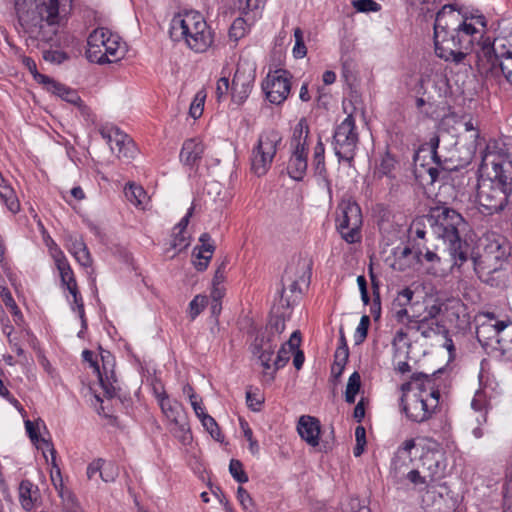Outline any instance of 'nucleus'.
<instances>
[{"label":"nucleus","mask_w":512,"mask_h":512,"mask_svg":"<svg viewBox=\"0 0 512 512\" xmlns=\"http://www.w3.org/2000/svg\"><path fill=\"white\" fill-rule=\"evenodd\" d=\"M487 26L486 18L479 11L462 13L453 5H444L436 14L434 22V49L437 57L444 61L460 64L467 56L477 36L480 37L476 49V66L480 74L498 76L503 74L512 84L504 69L505 62L490 37H483Z\"/></svg>","instance_id":"1"},{"label":"nucleus","mask_w":512,"mask_h":512,"mask_svg":"<svg viewBox=\"0 0 512 512\" xmlns=\"http://www.w3.org/2000/svg\"><path fill=\"white\" fill-rule=\"evenodd\" d=\"M14 6L24 33L38 41L53 40L65 12L60 0H15Z\"/></svg>","instance_id":"2"},{"label":"nucleus","mask_w":512,"mask_h":512,"mask_svg":"<svg viewBox=\"0 0 512 512\" xmlns=\"http://www.w3.org/2000/svg\"><path fill=\"white\" fill-rule=\"evenodd\" d=\"M169 33L173 41H183L196 53L205 52L213 43V32L197 11L176 14L171 20Z\"/></svg>","instance_id":"3"},{"label":"nucleus","mask_w":512,"mask_h":512,"mask_svg":"<svg viewBox=\"0 0 512 512\" xmlns=\"http://www.w3.org/2000/svg\"><path fill=\"white\" fill-rule=\"evenodd\" d=\"M512 192V179L488 177L479 181L477 202L481 213L493 215L502 211L508 204Z\"/></svg>","instance_id":"4"},{"label":"nucleus","mask_w":512,"mask_h":512,"mask_svg":"<svg viewBox=\"0 0 512 512\" xmlns=\"http://www.w3.org/2000/svg\"><path fill=\"white\" fill-rule=\"evenodd\" d=\"M282 140L281 132L273 128L259 134L250 154V170L254 175L261 177L267 174Z\"/></svg>","instance_id":"5"},{"label":"nucleus","mask_w":512,"mask_h":512,"mask_svg":"<svg viewBox=\"0 0 512 512\" xmlns=\"http://www.w3.org/2000/svg\"><path fill=\"white\" fill-rule=\"evenodd\" d=\"M87 46V59L93 63H111L120 59L123 54L119 36L105 28L92 31L87 39Z\"/></svg>","instance_id":"6"},{"label":"nucleus","mask_w":512,"mask_h":512,"mask_svg":"<svg viewBox=\"0 0 512 512\" xmlns=\"http://www.w3.org/2000/svg\"><path fill=\"white\" fill-rule=\"evenodd\" d=\"M310 129L306 118H301L293 128L290 139L291 155L287 173L295 181L303 180L308 168V137Z\"/></svg>","instance_id":"7"},{"label":"nucleus","mask_w":512,"mask_h":512,"mask_svg":"<svg viewBox=\"0 0 512 512\" xmlns=\"http://www.w3.org/2000/svg\"><path fill=\"white\" fill-rule=\"evenodd\" d=\"M363 216L360 206L353 200H342L336 209L335 226L341 238L354 244L361 241Z\"/></svg>","instance_id":"8"},{"label":"nucleus","mask_w":512,"mask_h":512,"mask_svg":"<svg viewBox=\"0 0 512 512\" xmlns=\"http://www.w3.org/2000/svg\"><path fill=\"white\" fill-rule=\"evenodd\" d=\"M427 221L433 233L445 242L457 240L460 237L461 227L466 225L460 213L446 206L431 208L427 215Z\"/></svg>","instance_id":"9"},{"label":"nucleus","mask_w":512,"mask_h":512,"mask_svg":"<svg viewBox=\"0 0 512 512\" xmlns=\"http://www.w3.org/2000/svg\"><path fill=\"white\" fill-rule=\"evenodd\" d=\"M478 380L479 388L471 401V407L476 412H483L482 419H477L478 423L482 424L487 422L488 412L499 404L501 389L495 377L484 369L483 363L481 364Z\"/></svg>","instance_id":"10"},{"label":"nucleus","mask_w":512,"mask_h":512,"mask_svg":"<svg viewBox=\"0 0 512 512\" xmlns=\"http://www.w3.org/2000/svg\"><path fill=\"white\" fill-rule=\"evenodd\" d=\"M483 251L473 257L476 268L487 273L495 272L502 267V263L510 254V247L505 238L499 235H487L481 240Z\"/></svg>","instance_id":"11"},{"label":"nucleus","mask_w":512,"mask_h":512,"mask_svg":"<svg viewBox=\"0 0 512 512\" xmlns=\"http://www.w3.org/2000/svg\"><path fill=\"white\" fill-rule=\"evenodd\" d=\"M480 171L488 177L512 179V161L498 141L492 140L487 143L481 153Z\"/></svg>","instance_id":"12"},{"label":"nucleus","mask_w":512,"mask_h":512,"mask_svg":"<svg viewBox=\"0 0 512 512\" xmlns=\"http://www.w3.org/2000/svg\"><path fill=\"white\" fill-rule=\"evenodd\" d=\"M359 143V134L356 130L355 118L352 114L336 126L333 134V149L339 161H345L352 166L356 149Z\"/></svg>","instance_id":"13"},{"label":"nucleus","mask_w":512,"mask_h":512,"mask_svg":"<svg viewBox=\"0 0 512 512\" xmlns=\"http://www.w3.org/2000/svg\"><path fill=\"white\" fill-rule=\"evenodd\" d=\"M256 79V63L240 57L231 83V101L242 105L250 96Z\"/></svg>","instance_id":"14"},{"label":"nucleus","mask_w":512,"mask_h":512,"mask_svg":"<svg viewBox=\"0 0 512 512\" xmlns=\"http://www.w3.org/2000/svg\"><path fill=\"white\" fill-rule=\"evenodd\" d=\"M292 75L285 69L270 71L262 82L266 99L274 105L283 104L291 91Z\"/></svg>","instance_id":"15"},{"label":"nucleus","mask_w":512,"mask_h":512,"mask_svg":"<svg viewBox=\"0 0 512 512\" xmlns=\"http://www.w3.org/2000/svg\"><path fill=\"white\" fill-rule=\"evenodd\" d=\"M438 400L422 398L415 395L401 397L402 411L415 423H423L432 418L439 406Z\"/></svg>","instance_id":"16"},{"label":"nucleus","mask_w":512,"mask_h":512,"mask_svg":"<svg viewBox=\"0 0 512 512\" xmlns=\"http://www.w3.org/2000/svg\"><path fill=\"white\" fill-rule=\"evenodd\" d=\"M278 342V339H274L259 332L251 344V352L253 356L259 360L260 365L265 371V375H268V371L272 368V356L274 355Z\"/></svg>","instance_id":"17"},{"label":"nucleus","mask_w":512,"mask_h":512,"mask_svg":"<svg viewBox=\"0 0 512 512\" xmlns=\"http://www.w3.org/2000/svg\"><path fill=\"white\" fill-rule=\"evenodd\" d=\"M310 278V268L303 261H297L296 263L289 264L282 276V284L283 287L281 289V298L284 297L286 292L285 285H288V288L291 293L301 292L300 283H305Z\"/></svg>","instance_id":"18"},{"label":"nucleus","mask_w":512,"mask_h":512,"mask_svg":"<svg viewBox=\"0 0 512 512\" xmlns=\"http://www.w3.org/2000/svg\"><path fill=\"white\" fill-rule=\"evenodd\" d=\"M436 374V372L432 374L423 372L413 373L412 380L415 392L412 395L422 398H433L434 400L440 401V384L438 383L439 378Z\"/></svg>","instance_id":"19"},{"label":"nucleus","mask_w":512,"mask_h":512,"mask_svg":"<svg viewBox=\"0 0 512 512\" xmlns=\"http://www.w3.org/2000/svg\"><path fill=\"white\" fill-rule=\"evenodd\" d=\"M486 317L487 320L477 326L476 337L487 353L492 356L501 321L497 320L492 313H487Z\"/></svg>","instance_id":"20"},{"label":"nucleus","mask_w":512,"mask_h":512,"mask_svg":"<svg viewBox=\"0 0 512 512\" xmlns=\"http://www.w3.org/2000/svg\"><path fill=\"white\" fill-rule=\"evenodd\" d=\"M492 357L499 361L512 360V322H500Z\"/></svg>","instance_id":"21"},{"label":"nucleus","mask_w":512,"mask_h":512,"mask_svg":"<svg viewBox=\"0 0 512 512\" xmlns=\"http://www.w3.org/2000/svg\"><path fill=\"white\" fill-rule=\"evenodd\" d=\"M204 151L205 145L200 138L187 139L184 141L180 151V161L190 169L197 170L203 158Z\"/></svg>","instance_id":"22"},{"label":"nucleus","mask_w":512,"mask_h":512,"mask_svg":"<svg viewBox=\"0 0 512 512\" xmlns=\"http://www.w3.org/2000/svg\"><path fill=\"white\" fill-rule=\"evenodd\" d=\"M423 472L427 479V488L440 485L445 477L446 465L435 454L425 455L422 458Z\"/></svg>","instance_id":"23"},{"label":"nucleus","mask_w":512,"mask_h":512,"mask_svg":"<svg viewBox=\"0 0 512 512\" xmlns=\"http://www.w3.org/2000/svg\"><path fill=\"white\" fill-rule=\"evenodd\" d=\"M300 342L301 334L297 330L291 334L289 340L286 343L281 345L277 356L272 363V367L274 369L267 375L271 380L274 379L276 371L283 368L289 362L291 354H293L295 350L299 348Z\"/></svg>","instance_id":"24"},{"label":"nucleus","mask_w":512,"mask_h":512,"mask_svg":"<svg viewBox=\"0 0 512 512\" xmlns=\"http://www.w3.org/2000/svg\"><path fill=\"white\" fill-rule=\"evenodd\" d=\"M300 437L312 447L319 445L321 431L320 421L313 416L302 415L297 424Z\"/></svg>","instance_id":"25"},{"label":"nucleus","mask_w":512,"mask_h":512,"mask_svg":"<svg viewBox=\"0 0 512 512\" xmlns=\"http://www.w3.org/2000/svg\"><path fill=\"white\" fill-rule=\"evenodd\" d=\"M50 253L59 271L62 285L66 289L77 286L74 272L63 251L54 244L53 247H50Z\"/></svg>","instance_id":"26"},{"label":"nucleus","mask_w":512,"mask_h":512,"mask_svg":"<svg viewBox=\"0 0 512 512\" xmlns=\"http://www.w3.org/2000/svg\"><path fill=\"white\" fill-rule=\"evenodd\" d=\"M311 165L315 177H317L328 192L331 193V181L325 164V145L320 137L313 148Z\"/></svg>","instance_id":"27"},{"label":"nucleus","mask_w":512,"mask_h":512,"mask_svg":"<svg viewBox=\"0 0 512 512\" xmlns=\"http://www.w3.org/2000/svg\"><path fill=\"white\" fill-rule=\"evenodd\" d=\"M407 330L421 334L424 338H431L439 334H448V330L439 321L429 320L427 318L416 316L407 323Z\"/></svg>","instance_id":"28"},{"label":"nucleus","mask_w":512,"mask_h":512,"mask_svg":"<svg viewBox=\"0 0 512 512\" xmlns=\"http://www.w3.org/2000/svg\"><path fill=\"white\" fill-rule=\"evenodd\" d=\"M199 241L201 245L194 248V255L197 258L194 266L198 271H204L209 265L215 246L208 233L201 234Z\"/></svg>","instance_id":"29"},{"label":"nucleus","mask_w":512,"mask_h":512,"mask_svg":"<svg viewBox=\"0 0 512 512\" xmlns=\"http://www.w3.org/2000/svg\"><path fill=\"white\" fill-rule=\"evenodd\" d=\"M439 142V137L437 135H434L433 137L430 138L428 143L431 149L432 160L436 164V167H430L427 170L431 179V183H434L439 179L441 172H446L450 169L449 167L446 166V160L443 161L437 152Z\"/></svg>","instance_id":"30"},{"label":"nucleus","mask_w":512,"mask_h":512,"mask_svg":"<svg viewBox=\"0 0 512 512\" xmlns=\"http://www.w3.org/2000/svg\"><path fill=\"white\" fill-rule=\"evenodd\" d=\"M414 258L420 264H423L424 261L429 263L430 267L427 269V272L431 275L436 276L444 271L441 257L432 250L426 249L423 252L421 249H417L414 252Z\"/></svg>","instance_id":"31"},{"label":"nucleus","mask_w":512,"mask_h":512,"mask_svg":"<svg viewBox=\"0 0 512 512\" xmlns=\"http://www.w3.org/2000/svg\"><path fill=\"white\" fill-rule=\"evenodd\" d=\"M267 0H239V9L245 19L249 21V25L261 17Z\"/></svg>","instance_id":"32"},{"label":"nucleus","mask_w":512,"mask_h":512,"mask_svg":"<svg viewBox=\"0 0 512 512\" xmlns=\"http://www.w3.org/2000/svg\"><path fill=\"white\" fill-rule=\"evenodd\" d=\"M159 406L165 417L172 423H178L179 419L182 418V404L177 400H171L167 393H163L161 397L159 396Z\"/></svg>","instance_id":"33"},{"label":"nucleus","mask_w":512,"mask_h":512,"mask_svg":"<svg viewBox=\"0 0 512 512\" xmlns=\"http://www.w3.org/2000/svg\"><path fill=\"white\" fill-rule=\"evenodd\" d=\"M125 197L135 207L144 210L149 197L143 187L134 183L128 184L124 189Z\"/></svg>","instance_id":"34"},{"label":"nucleus","mask_w":512,"mask_h":512,"mask_svg":"<svg viewBox=\"0 0 512 512\" xmlns=\"http://www.w3.org/2000/svg\"><path fill=\"white\" fill-rule=\"evenodd\" d=\"M115 149L111 150L117 157H132L135 147L133 140L120 130L119 134L114 136Z\"/></svg>","instance_id":"35"},{"label":"nucleus","mask_w":512,"mask_h":512,"mask_svg":"<svg viewBox=\"0 0 512 512\" xmlns=\"http://www.w3.org/2000/svg\"><path fill=\"white\" fill-rule=\"evenodd\" d=\"M42 441L45 443V446L49 449L52 457V470H51V481L55 487V489L58 491L59 496L62 499H65L66 490L63 486V480L61 476L60 468L55 463L56 458V450L54 449L51 442H49L46 439H42Z\"/></svg>","instance_id":"36"},{"label":"nucleus","mask_w":512,"mask_h":512,"mask_svg":"<svg viewBox=\"0 0 512 512\" xmlns=\"http://www.w3.org/2000/svg\"><path fill=\"white\" fill-rule=\"evenodd\" d=\"M37 491L38 488L34 486V484L31 481L25 479L20 482L19 500L23 509H25L26 511H30L33 509L35 500L33 494H35Z\"/></svg>","instance_id":"37"},{"label":"nucleus","mask_w":512,"mask_h":512,"mask_svg":"<svg viewBox=\"0 0 512 512\" xmlns=\"http://www.w3.org/2000/svg\"><path fill=\"white\" fill-rule=\"evenodd\" d=\"M68 249L80 265L84 267L91 266L92 258L82 239L75 238L71 240Z\"/></svg>","instance_id":"38"},{"label":"nucleus","mask_w":512,"mask_h":512,"mask_svg":"<svg viewBox=\"0 0 512 512\" xmlns=\"http://www.w3.org/2000/svg\"><path fill=\"white\" fill-rule=\"evenodd\" d=\"M449 254L453 260V265L462 266L468 259V244L458 237L455 241H449Z\"/></svg>","instance_id":"39"},{"label":"nucleus","mask_w":512,"mask_h":512,"mask_svg":"<svg viewBox=\"0 0 512 512\" xmlns=\"http://www.w3.org/2000/svg\"><path fill=\"white\" fill-rule=\"evenodd\" d=\"M0 200L6 205L7 209L16 214L20 210V202L17 198V195L14 189L8 185L5 180H2V185L0 186Z\"/></svg>","instance_id":"40"},{"label":"nucleus","mask_w":512,"mask_h":512,"mask_svg":"<svg viewBox=\"0 0 512 512\" xmlns=\"http://www.w3.org/2000/svg\"><path fill=\"white\" fill-rule=\"evenodd\" d=\"M492 43L504 61L512 57V27L508 33L495 38Z\"/></svg>","instance_id":"41"},{"label":"nucleus","mask_w":512,"mask_h":512,"mask_svg":"<svg viewBox=\"0 0 512 512\" xmlns=\"http://www.w3.org/2000/svg\"><path fill=\"white\" fill-rule=\"evenodd\" d=\"M285 318L283 315H274L270 318L262 333L279 340V336L285 330Z\"/></svg>","instance_id":"42"},{"label":"nucleus","mask_w":512,"mask_h":512,"mask_svg":"<svg viewBox=\"0 0 512 512\" xmlns=\"http://www.w3.org/2000/svg\"><path fill=\"white\" fill-rule=\"evenodd\" d=\"M416 443L414 439L405 440L400 447H398L397 451L394 454V457L391 461V469L395 474L401 472V466L398 465L399 460L402 456H410V452L413 448H415Z\"/></svg>","instance_id":"43"},{"label":"nucleus","mask_w":512,"mask_h":512,"mask_svg":"<svg viewBox=\"0 0 512 512\" xmlns=\"http://www.w3.org/2000/svg\"><path fill=\"white\" fill-rule=\"evenodd\" d=\"M73 298V303L71 304V308L73 311H77L78 316L81 320L82 327L87 329V319L85 317V309L82 296L78 289V285L67 289Z\"/></svg>","instance_id":"44"},{"label":"nucleus","mask_w":512,"mask_h":512,"mask_svg":"<svg viewBox=\"0 0 512 512\" xmlns=\"http://www.w3.org/2000/svg\"><path fill=\"white\" fill-rule=\"evenodd\" d=\"M361 387V377L358 372H354L348 379V383L345 390V401L349 404L355 402L356 395L358 394Z\"/></svg>","instance_id":"45"},{"label":"nucleus","mask_w":512,"mask_h":512,"mask_svg":"<svg viewBox=\"0 0 512 512\" xmlns=\"http://www.w3.org/2000/svg\"><path fill=\"white\" fill-rule=\"evenodd\" d=\"M53 88L54 91H52V93L59 96L61 99L67 101L68 103L77 105L81 102V98L78 93L67 86L58 83L54 84Z\"/></svg>","instance_id":"46"},{"label":"nucleus","mask_w":512,"mask_h":512,"mask_svg":"<svg viewBox=\"0 0 512 512\" xmlns=\"http://www.w3.org/2000/svg\"><path fill=\"white\" fill-rule=\"evenodd\" d=\"M0 296L2 297L5 306L11 310V313L14 316V321L18 323L22 320L23 315L7 287L0 286Z\"/></svg>","instance_id":"47"},{"label":"nucleus","mask_w":512,"mask_h":512,"mask_svg":"<svg viewBox=\"0 0 512 512\" xmlns=\"http://www.w3.org/2000/svg\"><path fill=\"white\" fill-rule=\"evenodd\" d=\"M201 424L206 429V431L211 435V437L216 441H222L223 435L220 431V428L215 421V419L210 416L209 414H206L203 416V418L200 419Z\"/></svg>","instance_id":"48"},{"label":"nucleus","mask_w":512,"mask_h":512,"mask_svg":"<svg viewBox=\"0 0 512 512\" xmlns=\"http://www.w3.org/2000/svg\"><path fill=\"white\" fill-rule=\"evenodd\" d=\"M189 244V237L186 235V232L175 230L173 228L172 241L170 244L171 248L174 249L176 253H179L185 250Z\"/></svg>","instance_id":"49"},{"label":"nucleus","mask_w":512,"mask_h":512,"mask_svg":"<svg viewBox=\"0 0 512 512\" xmlns=\"http://www.w3.org/2000/svg\"><path fill=\"white\" fill-rule=\"evenodd\" d=\"M229 472L238 483L243 484L249 480L247 473L243 469V464L239 460L232 459L230 461Z\"/></svg>","instance_id":"50"},{"label":"nucleus","mask_w":512,"mask_h":512,"mask_svg":"<svg viewBox=\"0 0 512 512\" xmlns=\"http://www.w3.org/2000/svg\"><path fill=\"white\" fill-rule=\"evenodd\" d=\"M295 45L293 48V55L295 58H303L307 54V48L304 43L303 31L297 27L294 29Z\"/></svg>","instance_id":"51"},{"label":"nucleus","mask_w":512,"mask_h":512,"mask_svg":"<svg viewBox=\"0 0 512 512\" xmlns=\"http://www.w3.org/2000/svg\"><path fill=\"white\" fill-rule=\"evenodd\" d=\"M370 326V318L368 315H363L360 319V322L356 328L354 340L355 344H361L367 337L368 329Z\"/></svg>","instance_id":"52"},{"label":"nucleus","mask_w":512,"mask_h":512,"mask_svg":"<svg viewBox=\"0 0 512 512\" xmlns=\"http://www.w3.org/2000/svg\"><path fill=\"white\" fill-rule=\"evenodd\" d=\"M353 7L357 12H378L381 10V5L374 0H353Z\"/></svg>","instance_id":"53"},{"label":"nucleus","mask_w":512,"mask_h":512,"mask_svg":"<svg viewBox=\"0 0 512 512\" xmlns=\"http://www.w3.org/2000/svg\"><path fill=\"white\" fill-rule=\"evenodd\" d=\"M395 168V159L387 154L382 158L379 166L376 169V173L379 177H391V173Z\"/></svg>","instance_id":"54"},{"label":"nucleus","mask_w":512,"mask_h":512,"mask_svg":"<svg viewBox=\"0 0 512 512\" xmlns=\"http://www.w3.org/2000/svg\"><path fill=\"white\" fill-rule=\"evenodd\" d=\"M207 304L206 296L197 295L189 303V316L194 320L205 308Z\"/></svg>","instance_id":"55"},{"label":"nucleus","mask_w":512,"mask_h":512,"mask_svg":"<svg viewBox=\"0 0 512 512\" xmlns=\"http://www.w3.org/2000/svg\"><path fill=\"white\" fill-rule=\"evenodd\" d=\"M240 427L243 431L244 437L249 442V450L252 454H257L259 452V444L256 439L253 437V431L250 428L249 424L245 420H240Z\"/></svg>","instance_id":"56"},{"label":"nucleus","mask_w":512,"mask_h":512,"mask_svg":"<svg viewBox=\"0 0 512 512\" xmlns=\"http://www.w3.org/2000/svg\"><path fill=\"white\" fill-rule=\"evenodd\" d=\"M504 512H512V464L507 470L506 492L504 494Z\"/></svg>","instance_id":"57"},{"label":"nucleus","mask_w":512,"mask_h":512,"mask_svg":"<svg viewBox=\"0 0 512 512\" xmlns=\"http://www.w3.org/2000/svg\"><path fill=\"white\" fill-rule=\"evenodd\" d=\"M176 428L174 430V435L180 439L182 443H187L191 440L190 429L188 427V423L185 422L182 418L179 419L178 423H173Z\"/></svg>","instance_id":"58"},{"label":"nucleus","mask_w":512,"mask_h":512,"mask_svg":"<svg viewBox=\"0 0 512 512\" xmlns=\"http://www.w3.org/2000/svg\"><path fill=\"white\" fill-rule=\"evenodd\" d=\"M67 58V54L60 50H46L43 52V59L50 63L61 64Z\"/></svg>","instance_id":"59"},{"label":"nucleus","mask_w":512,"mask_h":512,"mask_svg":"<svg viewBox=\"0 0 512 512\" xmlns=\"http://www.w3.org/2000/svg\"><path fill=\"white\" fill-rule=\"evenodd\" d=\"M228 93L231 94V85L229 83V78L224 76V77H221L217 81V85H216L217 100L221 101L224 97H226L228 95Z\"/></svg>","instance_id":"60"},{"label":"nucleus","mask_w":512,"mask_h":512,"mask_svg":"<svg viewBox=\"0 0 512 512\" xmlns=\"http://www.w3.org/2000/svg\"><path fill=\"white\" fill-rule=\"evenodd\" d=\"M413 296L414 292L410 288L406 287L398 293L396 299L393 302V306H407L412 301Z\"/></svg>","instance_id":"61"},{"label":"nucleus","mask_w":512,"mask_h":512,"mask_svg":"<svg viewBox=\"0 0 512 512\" xmlns=\"http://www.w3.org/2000/svg\"><path fill=\"white\" fill-rule=\"evenodd\" d=\"M117 476L116 467L112 463H106L102 465L100 471V477L104 482H112Z\"/></svg>","instance_id":"62"},{"label":"nucleus","mask_w":512,"mask_h":512,"mask_svg":"<svg viewBox=\"0 0 512 512\" xmlns=\"http://www.w3.org/2000/svg\"><path fill=\"white\" fill-rule=\"evenodd\" d=\"M399 307V309H396V307L393 306V317L398 323L404 324L407 327V323H409V321H411L412 319H415L416 316H410L408 314L406 306Z\"/></svg>","instance_id":"63"},{"label":"nucleus","mask_w":512,"mask_h":512,"mask_svg":"<svg viewBox=\"0 0 512 512\" xmlns=\"http://www.w3.org/2000/svg\"><path fill=\"white\" fill-rule=\"evenodd\" d=\"M227 265H228V260H227V258H224L221 261V263L218 265V267L214 273L212 284H216V285L224 284L225 279H226Z\"/></svg>","instance_id":"64"}]
</instances>
